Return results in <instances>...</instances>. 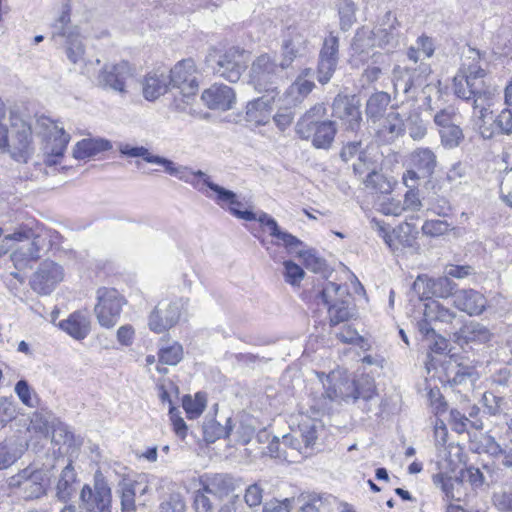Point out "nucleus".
<instances>
[{"label":"nucleus","instance_id":"nucleus-62","mask_svg":"<svg viewBox=\"0 0 512 512\" xmlns=\"http://www.w3.org/2000/svg\"><path fill=\"white\" fill-rule=\"evenodd\" d=\"M283 266V276L285 281L292 286H298L305 276V272L302 267L291 260L284 261Z\"/></svg>","mask_w":512,"mask_h":512},{"label":"nucleus","instance_id":"nucleus-30","mask_svg":"<svg viewBox=\"0 0 512 512\" xmlns=\"http://www.w3.org/2000/svg\"><path fill=\"white\" fill-rule=\"evenodd\" d=\"M487 300L480 292L473 289L455 291L453 305L469 315H480L486 308Z\"/></svg>","mask_w":512,"mask_h":512},{"label":"nucleus","instance_id":"nucleus-22","mask_svg":"<svg viewBox=\"0 0 512 512\" xmlns=\"http://www.w3.org/2000/svg\"><path fill=\"white\" fill-rule=\"evenodd\" d=\"M339 40L332 33L325 38L319 53L317 79L322 85L327 84L338 65Z\"/></svg>","mask_w":512,"mask_h":512},{"label":"nucleus","instance_id":"nucleus-12","mask_svg":"<svg viewBox=\"0 0 512 512\" xmlns=\"http://www.w3.org/2000/svg\"><path fill=\"white\" fill-rule=\"evenodd\" d=\"M112 494L100 471L94 474V484H85L80 492L79 508L84 512H111Z\"/></svg>","mask_w":512,"mask_h":512},{"label":"nucleus","instance_id":"nucleus-4","mask_svg":"<svg viewBox=\"0 0 512 512\" xmlns=\"http://www.w3.org/2000/svg\"><path fill=\"white\" fill-rule=\"evenodd\" d=\"M399 22L391 11H387L381 24L374 29L360 28L354 37L353 45L356 49L365 51L369 48L379 47L391 51L399 46L401 34Z\"/></svg>","mask_w":512,"mask_h":512},{"label":"nucleus","instance_id":"nucleus-33","mask_svg":"<svg viewBox=\"0 0 512 512\" xmlns=\"http://www.w3.org/2000/svg\"><path fill=\"white\" fill-rule=\"evenodd\" d=\"M169 87V75L165 71L150 72L143 82V96L146 100L153 101L166 93Z\"/></svg>","mask_w":512,"mask_h":512},{"label":"nucleus","instance_id":"nucleus-31","mask_svg":"<svg viewBox=\"0 0 512 512\" xmlns=\"http://www.w3.org/2000/svg\"><path fill=\"white\" fill-rule=\"evenodd\" d=\"M275 94L264 95L250 101L246 107L245 119L254 125H265L269 122L272 111V104L275 101Z\"/></svg>","mask_w":512,"mask_h":512},{"label":"nucleus","instance_id":"nucleus-38","mask_svg":"<svg viewBox=\"0 0 512 512\" xmlns=\"http://www.w3.org/2000/svg\"><path fill=\"white\" fill-rule=\"evenodd\" d=\"M434 484L439 487L448 499L461 501L464 495V482L457 477L444 474L433 476Z\"/></svg>","mask_w":512,"mask_h":512},{"label":"nucleus","instance_id":"nucleus-17","mask_svg":"<svg viewBox=\"0 0 512 512\" xmlns=\"http://www.w3.org/2000/svg\"><path fill=\"white\" fill-rule=\"evenodd\" d=\"M186 302L183 298L161 300L150 313L148 322L150 330L163 333L172 328L179 321Z\"/></svg>","mask_w":512,"mask_h":512},{"label":"nucleus","instance_id":"nucleus-48","mask_svg":"<svg viewBox=\"0 0 512 512\" xmlns=\"http://www.w3.org/2000/svg\"><path fill=\"white\" fill-rule=\"evenodd\" d=\"M500 452L494 459L504 467L512 468V429L508 427L503 435L499 437Z\"/></svg>","mask_w":512,"mask_h":512},{"label":"nucleus","instance_id":"nucleus-3","mask_svg":"<svg viewBox=\"0 0 512 512\" xmlns=\"http://www.w3.org/2000/svg\"><path fill=\"white\" fill-rule=\"evenodd\" d=\"M9 122V129L0 122V153L9 152L16 161L27 162L33 153L31 126L14 112L10 113Z\"/></svg>","mask_w":512,"mask_h":512},{"label":"nucleus","instance_id":"nucleus-61","mask_svg":"<svg viewBox=\"0 0 512 512\" xmlns=\"http://www.w3.org/2000/svg\"><path fill=\"white\" fill-rule=\"evenodd\" d=\"M292 253H296L299 257H301L303 259L304 266L314 273L321 272L325 268L324 259L316 256L313 250L301 251L296 248V251H293Z\"/></svg>","mask_w":512,"mask_h":512},{"label":"nucleus","instance_id":"nucleus-2","mask_svg":"<svg viewBox=\"0 0 512 512\" xmlns=\"http://www.w3.org/2000/svg\"><path fill=\"white\" fill-rule=\"evenodd\" d=\"M51 39L63 47L64 53L73 65H79L85 59L80 28L71 22V4L62 3L59 15L51 24Z\"/></svg>","mask_w":512,"mask_h":512},{"label":"nucleus","instance_id":"nucleus-9","mask_svg":"<svg viewBox=\"0 0 512 512\" xmlns=\"http://www.w3.org/2000/svg\"><path fill=\"white\" fill-rule=\"evenodd\" d=\"M284 70L281 63H276L275 58L269 54H261L252 62L250 82L259 92L277 95L278 83L282 79Z\"/></svg>","mask_w":512,"mask_h":512},{"label":"nucleus","instance_id":"nucleus-60","mask_svg":"<svg viewBox=\"0 0 512 512\" xmlns=\"http://www.w3.org/2000/svg\"><path fill=\"white\" fill-rule=\"evenodd\" d=\"M375 169H379V165L372 160L367 151L360 154L357 161L353 163V171L360 178H364V175H370V172L372 173Z\"/></svg>","mask_w":512,"mask_h":512},{"label":"nucleus","instance_id":"nucleus-10","mask_svg":"<svg viewBox=\"0 0 512 512\" xmlns=\"http://www.w3.org/2000/svg\"><path fill=\"white\" fill-rule=\"evenodd\" d=\"M320 297L328 308L331 326L348 321L353 316V309L350 307V295L346 286L328 282L323 287Z\"/></svg>","mask_w":512,"mask_h":512},{"label":"nucleus","instance_id":"nucleus-39","mask_svg":"<svg viewBox=\"0 0 512 512\" xmlns=\"http://www.w3.org/2000/svg\"><path fill=\"white\" fill-rule=\"evenodd\" d=\"M111 143L108 140L83 139L79 141L73 149V156L76 159H85L97 155L100 152L111 149Z\"/></svg>","mask_w":512,"mask_h":512},{"label":"nucleus","instance_id":"nucleus-8","mask_svg":"<svg viewBox=\"0 0 512 512\" xmlns=\"http://www.w3.org/2000/svg\"><path fill=\"white\" fill-rule=\"evenodd\" d=\"M462 324L457 313L437 300H431L424 305L423 319L418 323V330L423 336H435V327L449 328L451 333Z\"/></svg>","mask_w":512,"mask_h":512},{"label":"nucleus","instance_id":"nucleus-7","mask_svg":"<svg viewBox=\"0 0 512 512\" xmlns=\"http://www.w3.org/2000/svg\"><path fill=\"white\" fill-rule=\"evenodd\" d=\"M50 478V471L46 468L26 467L10 478L9 486L19 489L25 501H32L47 495Z\"/></svg>","mask_w":512,"mask_h":512},{"label":"nucleus","instance_id":"nucleus-64","mask_svg":"<svg viewBox=\"0 0 512 512\" xmlns=\"http://www.w3.org/2000/svg\"><path fill=\"white\" fill-rule=\"evenodd\" d=\"M495 127L499 134L510 135L512 133V111L503 109L494 120Z\"/></svg>","mask_w":512,"mask_h":512},{"label":"nucleus","instance_id":"nucleus-45","mask_svg":"<svg viewBox=\"0 0 512 512\" xmlns=\"http://www.w3.org/2000/svg\"><path fill=\"white\" fill-rule=\"evenodd\" d=\"M319 428H321L320 423L311 418H305L299 423L298 431L296 432L304 443V449L315 444Z\"/></svg>","mask_w":512,"mask_h":512},{"label":"nucleus","instance_id":"nucleus-37","mask_svg":"<svg viewBox=\"0 0 512 512\" xmlns=\"http://www.w3.org/2000/svg\"><path fill=\"white\" fill-rule=\"evenodd\" d=\"M391 102V97L388 93L380 91L372 94L366 103V116L368 121L372 124L375 121L383 118L387 113V107Z\"/></svg>","mask_w":512,"mask_h":512},{"label":"nucleus","instance_id":"nucleus-6","mask_svg":"<svg viewBox=\"0 0 512 512\" xmlns=\"http://www.w3.org/2000/svg\"><path fill=\"white\" fill-rule=\"evenodd\" d=\"M248 56L244 50L231 47L218 55L216 48H211L206 56V63L214 74L231 83L237 82L247 68Z\"/></svg>","mask_w":512,"mask_h":512},{"label":"nucleus","instance_id":"nucleus-19","mask_svg":"<svg viewBox=\"0 0 512 512\" xmlns=\"http://www.w3.org/2000/svg\"><path fill=\"white\" fill-rule=\"evenodd\" d=\"M200 180V191H203L204 187H208L214 193H216L215 200L222 206L227 205L229 211L237 218L246 221L256 220V213L250 210H242V203L236 198V194L233 191L227 190L210 180V177L203 171H194V181Z\"/></svg>","mask_w":512,"mask_h":512},{"label":"nucleus","instance_id":"nucleus-51","mask_svg":"<svg viewBox=\"0 0 512 512\" xmlns=\"http://www.w3.org/2000/svg\"><path fill=\"white\" fill-rule=\"evenodd\" d=\"M121 512H136L135 484L123 481L120 483Z\"/></svg>","mask_w":512,"mask_h":512},{"label":"nucleus","instance_id":"nucleus-50","mask_svg":"<svg viewBox=\"0 0 512 512\" xmlns=\"http://www.w3.org/2000/svg\"><path fill=\"white\" fill-rule=\"evenodd\" d=\"M182 405L188 418L194 419L199 417L204 411L206 407V398L201 393H197L194 398L190 395H186L183 397Z\"/></svg>","mask_w":512,"mask_h":512},{"label":"nucleus","instance_id":"nucleus-42","mask_svg":"<svg viewBox=\"0 0 512 512\" xmlns=\"http://www.w3.org/2000/svg\"><path fill=\"white\" fill-rule=\"evenodd\" d=\"M24 452V447L16 440L0 442V470L6 469L14 464Z\"/></svg>","mask_w":512,"mask_h":512},{"label":"nucleus","instance_id":"nucleus-16","mask_svg":"<svg viewBox=\"0 0 512 512\" xmlns=\"http://www.w3.org/2000/svg\"><path fill=\"white\" fill-rule=\"evenodd\" d=\"M310 51L306 29L300 26L288 27L284 32L281 45V67L289 68L296 59L305 57Z\"/></svg>","mask_w":512,"mask_h":512},{"label":"nucleus","instance_id":"nucleus-34","mask_svg":"<svg viewBox=\"0 0 512 512\" xmlns=\"http://www.w3.org/2000/svg\"><path fill=\"white\" fill-rule=\"evenodd\" d=\"M410 166L418 170L423 177H431L437 167V156L427 147H419L409 155Z\"/></svg>","mask_w":512,"mask_h":512},{"label":"nucleus","instance_id":"nucleus-53","mask_svg":"<svg viewBox=\"0 0 512 512\" xmlns=\"http://www.w3.org/2000/svg\"><path fill=\"white\" fill-rule=\"evenodd\" d=\"M366 187L372 188L380 193H388L392 189L391 182L380 173L379 169H375L370 175L363 178Z\"/></svg>","mask_w":512,"mask_h":512},{"label":"nucleus","instance_id":"nucleus-29","mask_svg":"<svg viewBox=\"0 0 512 512\" xmlns=\"http://www.w3.org/2000/svg\"><path fill=\"white\" fill-rule=\"evenodd\" d=\"M452 335L454 342L461 346L469 343H487L492 337L490 330L477 321L459 325Z\"/></svg>","mask_w":512,"mask_h":512},{"label":"nucleus","instance_id":"nucleus-44","mask_svg":"<svg viewBox=\"0 0 512 512\" xmlns=\"http://www.w3.org/2000/svg\"><path fill=\"white\" fill-rule=\"evenodd\" d=\"M392 82L394 93L407 94L414 85V79L411 74V69L401 66H395L392 71Z\"/></svg>","mask_w":512,"mask_h":512},{"label":"nucleus","instance_id":"nucleus-21","mask_svg":"<svg viewBox=\"0 0 512 512\" xmlns=\"http://www.w3.org/2000/svg\"><path fill=\"white\" fill-rule=\"evenodd\" d=\"M41 126L46 128L45 144L43 147L44 154L46 155L45 162L48 165H56L66 150L70 136L63 128L58 127L49 119L43 120Z\"/></svg>","mask_w":512,"mask_h":512},{"label":"nucleus","instance_id":"nucleus-11","mask_svg":"<svg viewBox=\"0 0 512 512\" xmlns=\"http://www.w3.org/2000/svg\"><path fill=\"white\" fill-rule=\"evenodd\" d=\"M119 151L122 155L127 157H141L148 163L162 165L165 169V172L169 175L175 176L179 180L193 185L198 190L202 189L200 187V180L194 181V171L187 166L178 165L167 158L153 155L147 148L143 146H131L129 144H123L120 146Z\"/></svg>","mask_w":512,"mask_h":512},{"label":"nucleus","instance_id":"nucleus-47","mask_svg":"<svg viewBox=\"0 0 512 512\" xmlns=\"http://www.w3.org/2000/svg\"><path fill=\"white\" fill-rule=\"evenodd\" d=\"M426 285L431 294L438 298L446 299L450 296L453 297L455 293L454 289L456 284L447 276L439 277L436 279H429Z\"/></svg>","mask_w":512,"mask_h":512},{"label":"nucleus","instance_id":"nucleus-56","mask_svg":"<svg viewBox=\"0 0 512 512\" xmlns=\"http://www.w3.org/2000/svg\"><path fill=\"white\" fill-rule=\"evenodd\" d=\"M475 450L478 453H485L492 458L497 457L500 452L499 440H496L489 434H482L477 441L474 442Z\"/></svg>","mask_w":512,"mask_h":512},{"label":"nucleus","instance_id":"nucleus-18","mask_svg":"<svg viewBox=\"0 0 512 512\" xmlns=\"http://www.w3.org/2000/svg\"><path fill=\"white\" fill-rule=\"evenodd\" d=\"M169 83L180 91L184 98L195 96L198 89V70L192 58L177 62L169 72Z\"/></svg>","mask_w":512,"mask_h":512},{"label":"nucleus","instance_id":"nucleus-40","mask_svg":"<svg viewBox=\"0 0 512 512\" xmlns=\"http://www.w3.org/2000/svg\"><path fill=\"white\" fill-rule=\"evenodd\" d=\"M76 473L71 463L67 464L61 471L56 485V497L61 502H68L74 494V483Z\"/></svg>","mask_w":512,"mask_h":512},{"label":"nucleus","instance_id":"nucleus-23","mask_svg":"<svg viewBox=\"0 0 512 512\" xmlns=\"http://www.w3.org/2000/svg\"><path fill=\"white\" fill-rule=\"evenodd\" d=\"M131 75V67L126 61L117 64H105L97 77V83L103 89L124 94L126 92V80Z\"/></svg>","mask_w":512,"mask_h":512},{"label":"nucleus","instance_id":"nucleus-28","mask_svg":"<svg viewBox=\"0 0 512 512\" xmlns=\"http://www.w3.org/2000/svg\"><path fill=\"white\" fill-rule=\"evenodd\" d=\"M201 99L209 109L226 111L232 109L235 93L229 86L214 84L203 91Z\"/></svg>","mask_w":512,"mask_h":512},{"label":"nucleus","instance_id":"nucleus-58","mask_svg":"<svg viewBox=\"0 0 512 512\" xmlns=\"http://www.w3.org/2000/svg\"><path fill=\"white\" fill-rule=\"evenodd\" d=\"M355 4L351 0H341L339 4V16L341 29L346 31L355 22Z\"/></svg>","mask_w":512,"mask_h":512},{"label":"nucleus","instance_id":"nucleus-26","mask_svg":"<svg viewBox=\"0 0 512 512\" xmlns=\"http://www.w3.org/2000/svg\"><path fill=\"white\" fill-rule=\"evenodd\" d=\"M202 484L205 492L223 498L241 489L243 481L230 474L216 473L207 476Z\"/></svg>","mask_w":512,"mask_h":512},{"label":"nucleus","instance_id":"nucleus-24","mask_svg":"<svg viewBox=\"0 0 512 512\" xmlns=\"http://www.w3.org/2000/svg\"><path fill=\"white\" fill-rule=\"evenodd\" d=\"M333 116L342 121L346 130L357 131L362 116L359 101L355 97L337 95L332 104Z\"/></svg>","mask_w":512,"mask_h":512},{"label":"nucleus","instance_id":"nucleus-49","mask_svg":"<svg viewBox=\"0 0 512 512\" xmlns=\"http://www.w3.org/2000/svg\"><path fill=\"white\" fill-rule=\"evenodd\" d=\"M450 420L453 429L458 433L466 431L468 425L477 430H482L484 428V423L482 419H469L465 414H462L460 411L456 409L450 411Z\"/></svg>","mask_w":512,"mask_h":512},{"label":"nucleus","instance_id":"nucleus-46","mask_svg":"<svg viewBox=\"0 0 512 512\" xmlns=\"http://www.w3.org/2000/svg\"><path fill=\"white\" fill-rule=\"evenodd\" d=\"M56 418L48 412L39 411L33 413L30 421L29 429L44 437L49 435V432L54 427Z\"/></svg>","mask_w":512,"mask_h":512},{"label":"nucleus","instance_id":"nucleus-52","mask_svg":"<svg viewBox=\"0 0 512 512\" xmlns=\"http://www.w3.org/2000/svg\"><path fill=\"white\" fill-rule=\"evenodd\" d=\"M354 383L356 388L354 393L355 401L358 399L369 401L376 395V386L372 378L368 376H361L354 380Z\"/></svg>","mask_w":512,"mask_h":512},{"label":"nucleus","instance_id":"nucleus-36","mask_svg":"<svg viewBox=\"0 0 512 512\" xmlns=\"http://www.w3.org/2000/svg\"><path fill=\"white\" fill-rule=\"evenodd\" d=\"M59 327L76 340H82L90 332V320L86 314L75 312L59 323Z\"/></svg>","mask_w":512,"mask_h":512},{"label":"nucleus","instance_id":"nucleus-27","mask_svg":"<svg viewBox=\"0 0 512 512\" xmlns=\"http://www.w3.org/2000/svg\"><path fill=\"white\" fill-rule=\"evenodd\" d=\"M334 502L331 495L303 493L292 498V512H330Z\"/></svg>","mask_w":512,"mask_h":512},{"label":"nucleus","instance_id":"nucleus-55","mask_svg":"<svg viewBox=\"0 0 512 512\" xmlns=\"http://www.w3.org/2000/svg\"><path fill=\"white\" fill-rule=\"evenodd\" d=\"M482 404L485 412L491 416H500L503 414L505 401L502 396H498L493 392H485L482 396Z\"/></svg>","mask_w":512,"mask_h":512},{"label":"nucleus","instance_id":"nucleus-5","mask_svg":"<svg viewBox=\"0 0 512 512\" xmlns=\"http://www.w3.org/2000/svg\"><path fill=\"white\" fill-rule=\"evenodd\" d=\"M324 392L321 397L315 401L312 408L317 413L329 412L333 403H354L356 391L354 380L340 377L339 374L332 372L322 381Z\"/></svg>","mask_w":512,"mask_h":512},{"label":"nucleus","instance_id":"nucleus-41","mask_svg":"<svg viewBox=\"0 0 512 512\" xmlns=\"http://www.w3.org/2000/svg\"><path fill=\"white\" fill-rule=\"evenodd\" d=\"M264 228H267L270 236L276 239L275 244L283 245L288 252L296 251V248H299L302 245V241L300 239L286 231H283L274 218L270 220Z\"/></svg>","mask_w":512,"mask_h":512},{"label":"nucleus","instance_id":"nucleus-63","mask_svg":"<svg viewBox=\"0 0 512 512\" xmlns=\"http://www.w3.org/2000/svg\"><path fill=\"white\" fill-rule=\"evenodd\" d=\"M186 503L179 493H172L159 506V512H185Z\"/></svg>","mask_w":512,"mask_h":512},{"label":"nucleus","instance_id":"nucleus-13","mask_svg":"<svg viewBox=\"0 0 512 512\" xmlns=\"http://www.w3.org/2000/svg\"><path fill=\"white\" fill-rule=\"evenodd\" d=\"M29 236L23 240H17L15 249L12 251L10 258L14 266L18 270L27 268L31 262L41 258L42 253L49 249V241L42 234H35L31 229Z\"/></svg>","mask_w":512,"mask_h":512},{"label":"nucleus","instance_id":"nucleus-32","mask_svg":"<svg viewBox=\"0 0 512 512\" xmlns=\"http://www.w3.org/2000/svg\"><path fill=\"white\" fill-rule=\"evenodd\" d=\"M458 72L470 80L486 82V71L481 66V54L477 49L468 47L463 51Z\"/></svg>","mask_w":512,"mask_h":512},{"label":"nucleus","instance_id":"nucleus-14","mask_svg":"<svg viewBox=\"0 0 512 512\" xmlns=\"http://www.w3.org/2000/svg\"><path fill=\"white\" fill-rule=\"evenodd\" d=\"M295 130L301 139H311L316 149H329L337 131L333 121L311 122L308 116L298 120Z\"/></svg>","mask_w":512,"mask_h":512},{"label":"nucleus","instance_id":"nucleus-54","mask_svg":"<svg viewBox=\"0 0 512 512\" xmlns=\"http://www.w3.org/2000/svg\"><path fill=\"white\" fill-rule=\"evenodd\" d=\"M182 357L183 348L176 342L171 346L161 348L158 353L159 362L171 366L178 364Z\"/></svg>","mask_w":512,"mask_h":512},{"label":"nucleus","instance_id":"nucleus-43","mask_svg":"<svg viewBox=\"0 0 512 512\" xmlns=\"http://www.w3.org/2000/svg\"><path fill=\"white\" fill-rule=\"evenodd\" d=\"M232 430L231 419L226 420V425H221L215 419H207L203 423V436L206 442L214 443L216 440L229 436Z\"/></svg>","mask_w":512,"mask_h":512},{"label":"nucleus","instance_id":"nucleus-57","mask_svg":"<svg viewBox=\"0 0 512 512\" xmlns=\"http://www.w3.org/2000/svg\"><path fill=\"white\" fill-rule=\"evenodd\" d=\"M441 143L447 148L457 147L463 139L462 129L454 124L444 129H439Z\"/></svg>","mask_w":512,"mask_h":512},{"label":"nucleus","instance_id":"nucleus-25","mask_svg":"<svg viewBox=\"0 0 512 512\" xmlns=\"http://www.w3.org/2000/svg\"><path fill=\"white\" fill-rule=\"evenodd\" d=\"M374 136L381 144H391L404 134L405 124L396 110H391L383 118L371 124Z\"/></svg>","mask_w":512,"mask_h":512},{"label":"nucleus","instance_id":"nucleus-15","mask_svg":"<svg viewBox=\"0 0 512 512\" xmlns=\"http://www.w3.org/2000/svg\"><path fill=\"white\" fill-rule=\"evenodd\" d=\"M95 313L99 324L105 328L114 327L119 321L125 299L114 288H99Z\"/></svg>","mask_w":512,"mask_h":512},{"label":"nucleus","instance_id":"nucleus-1","mask_svg":"<svg viewBox=\"0 0 512 512\" xmlns=\"http://www.w3.org/2000/svg\"><path fill=\"white\" fill-rule=\"evenodd\" d=\"M453 90L457 97L464 100H473V108L479 115L477 125L484 138H491L494 131L486 127L485 117L495 96V88L486 82L470 80L464 74L457 72L453 78Z\"/></svg>","mask_w":512,"mask_h":512},{"label":"nucleus","instance_id":"nucleus-59","mask_svg":"<svg viewBox=\"0 0 512 512\" xmlns=\"http://www.w3.org/2000/svg\"><path fill=\"white\" fill-rule=\"evenodd\" d=\"M14 391L20 401L27 407L33 408L37 403V396L26 380H19Z\"/></svg>","mask_w":512,"mask_h":512},{"label":"nucleus","instance_id":"nucleus-20","mask_svg":"<svg viewBox=\"0 0 512 512\" xmlns=\"http://www.w3.org/2000/svg\"><path fill=\"white\" fill-rule=\"evenodd\" d=\"M63 279V267L52 260H45L33 273L30 286L38 294L49 295Z\"/></svg>","mask_w":512,"mask_h":512},{"label":"nucleus","instance_id":"nucleus-35","mask_svg":"<svg viewBox=\"0 0 512 512\" xmlns=\"http://www.w3.org/2000/svg\"><path fill=\"white\" fill-rule=\"evenodd\" d=\"M417 231L410 223H402L392 230L391 238L388 237V247L393 251H401L405 248H415Z\"/></svg>","mask_w":512,"mask_h":512}]
</instances>
